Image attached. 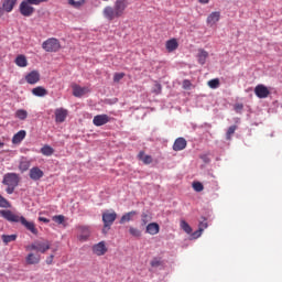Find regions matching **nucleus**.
Here are the masks:
<instances>
[{
  "mask_svg": "<svg viewBox=\"0 0 282 282\" xmlns=\"http://www.w3.org/2000/svg\"><path fill=\"white\" fill-rule=\"evenodd\" d=\"M48 0H24L20 3V13L22 17H32L34 14V7L41 3H47Z\"/></svg>",
  "mask_w": 282,
  "mask_h": 282,
  "instance_id": "obj_4",
  "label": "nucleus"
},
{
  "mask_svg": "<svg viewBox=\"0 0 282 282\" xmlns=\"http://www.w3.org/2000/svg\"><path fill=\"white\" fill-rule=\"evenodd\" d=\"M30 169V161L25 158L20 160L19 163V171H21V173H25V171H28Z\"/></svg>",
  "mask_w": 282,
  "mask_h": 282,
  "instance_id": "obj_28",
  "label": "nucleus"
},
{
  "mask_svg": "<svg viewBox=\"0 0 282 282\" xmlns=\"http://www.w3.org/2000/svg\"><path fill=\"white\" fill-rule=\"evenodd\" d=\"M150 265L151 268H162V265H164V261H162V258H153L150 261Z\"/></svg>",
  "mask_w": 282,
  "mask_h": 282,
  "instance_id": "obj_31",
  "label": "nucleus"
},
{
  "mask_svg": "<svg viewBox=\"0 0 282 282\" xmlns=\"http://www.w3.org/2000/svg\"><path fill=\"white\" fill-rule=\"evenodd\" d=\"M111 117H109L108 115H97L93 119V124L95 127H105V124L109 123Z\"/></svg>",
  "mask_w": 282,
  "mask_h": 282,
  "instance_id": "obj_10",
  "label": "nucleus"
},
{
  "mask_svg": "<svg viewBox=\"0 0 282 282\" xmlns=\"http://www.w3.org/2000/svg\"><path fill=\"white\" fill-rule=\"evenodd\" d=\"M135 215H138V212L132 210L129 213H126L121 219L119 220V224H127L129 221H133V218L135 217Z\"/></svg>",
  "mask_w": 282,
  "mask_h": 282,
  "instance_id": "obj_22",
  "label": "nucleus"
},
{
  "mask_svg": "<svg viewBox=\"0 0 282 282\" xmlns=\"http://www.w3.org/2000/svg\"><path fill=\"white\" fill-rule=\"evenodd\" d=\"M151 219H153V216H151V213H142V215H141L142 226H147V224H149V221H151Z\"/></svg>",
  "mask_w": 282,
  "mask_h": 282,
  "instance_id": "obj_32",
  "label": "nucleus"
},
{
  "mask_svg": "<svg viewBox=\"0 0 282 282\" xmlns=\"http://www.w3.org/2000/svg\"><path fill=\"white\" fill-rule=\"evenodd\" d=\"M3 144H4L3 142H0V149H1V147H3Z\"/></svg>",
  "mask_w": 282,
  "mask_h": 282,
  "instance_id": "obj_51",
  "label": "nucleus"
},
{
  "mask_svg": "<svg viewBox=\"0 0 282 282\" xmlns=\"http://www.w3.org/2000/svg\"><path fill=\"white\" fill-rule=\"evenodd\" d=\"M138 159L143 162V164H152L153 163V156L145 154L144 151L139 152Z\"/></svg>",
  "mask_w": 282,
  "mask_h": 282,
  "instance_id": "obj_24",
  "label": "nucleus"
},
{
  "mask_svg": "<svg viewBox=\"0 0 282 282\" xmlns=\"http://www.w3.org/2000/svg\"><path fill=\"white\" fill-rule=\"evenodd\" d=\"M77 232V239L79 241H87L89 239V236L91 235V229L89 228V226H78Z\"/></svg>",
  "mask_w": 282,
  "mask_h": 282,
  "instance_id": "obj_8",
  "label": "nucleus"
},
{
  "mask_svg": "<svg viewBox=\"0 0 282 282\" xmlns=\"http://www.w3.org/2000/svg\"><path fill=\"white\" fill-rule=\"evenodd\" d=\"M210 0H199V3H208Z\"/></svg>",
  "mask_w": 282,
  "mask_h": 282,
  "instance_id": "obj_50",
  "label": "nucleus"
},
{
  "mask_svg": "<svg viewBox=\"0 0 282 282\" xmlns=\"http://www.w3.org/2000/svg\"><path fill=\"white\" fill-rule=\"evenodd\" d=\"M202 232L204 231H202V229L198 228V230L193 234L194 239L202 237Z\"/></svg>",
  "mask_w": 282,
  "mask_h": 282,
  "instance_id": "obj_45",
  "label": "nucleus"
},
{
  "mask_svg": "<svg viewBox=\"0 0 282 282\" xmlns=\"http://www.w3.org/2000/svg\"><path fill=\"white\" fill-rule=\"evenodd\" d=\"M94 254H97V257H102L104 254H107V246L105 245V241H101L93 247Z\"/></svg>",
  "mask_w": 282,
  "mask_h": 282,
  "instance_id": "obj_14",
  "label": "nucleus"
},
{
  "mask_svg": "<svg viewBox=\"0 0 282 282\" xmlns=\"http://www.w3.org/2000/svg\"><path fill=\"white\" fill-rule=\"evenodd\" d=\"M191 80H188V79H185L184 82H183V89H191Z\"/></svg>",
  "mask_w": 282,
  "mask_h": 282,
  "instance_id": "obj_44",
  "label": "nucleus"
},
{
  "mask_svg": "<svg viewBox=\"0 0 282 282\" xmlns=\"http://www.w3.org/2000/svg\"><path fill=\"white\" fill-rule=\"evenodd\" d=\"M41 153H42V155H46V158H50L51 155H54V148H52L50 145H44L41 149Z\"/></svg>",
  "mask_w": 282,
  "mask_h": 282,
  "instance_id": "obj_30",
  "label": "nucleus"
},
{
  "mask_svg": "<svg viewBox=\"0 0 282 282\" xmlns=\"http://www.w3.org/2000/svg\"><path fill=\"white\" fill-rule=\"evenodd\" d=\"M14 63L18 67H28V57L25 55H18Z\"/></svg>",
  "mask_w": 282,
  "mask_h": 282,
  "instance_id": "obj_27",
  "label": "nucleus"
},
{
  "mask_svg": "<svg viewBox=\"0 0 282 282\" xmlns=\"http://www.w3.org/2000/svg\"><path fill=\"white\" fill-rule=\"evenodd\" d=\"M186 145H187L186 139L177 138L174 141L173 151H184V149H186Z\"/></svg>",
  "mask_w": 282,
  "mask_h": 282,
  "instance_id": "obj_18",
  "label": "nucleus"
},
{
  "mask_svg": "<svg viewBox=\"0 0 282 282\" xmlns=\"http://www.w3.org/2000/svg\"><path fill=\"white\" fill-rule=\"evenodd\" d=\"M156 87H158L156 94H160L162 91V86L160 84H158Z\"/></svg>",
  "mask_w": 282,
  "mask_h": 282,
  "instance_id": "obj_49",
  "label": "nucleus"
},
{
  "mask_svg": "<svg viewBox=\"0 0 282 282\" xmlns=\"http://www.w3.org/2000/svg\"><path fill=\"white\" fill-rule=\"evenodd\" d=\"M39 221H43V224H50V219H47L45 217H40Z\"/></svg>",
  "mask_w": 282,
  "mask_h": 282,
  "instance_id": "obj_47",
  "label": "nucleus"
},
{
  "mask_svg": "<svg viewBox=\"0 0 282 282\" xmlns=\"http://www.w3.org/2000/svg\"><path fill=\"white\" fill-rule=\"evenodd\" d=\"M129 234L132 237H142V231H140V229L135 228V227H130L129 228Z\"/></svg>",
  "mask_w": 282,
  "mask_h": 282,
  "instance_id": "obj_39",
  "label": "nucleus"
},
{
  "mask_svg": "<svg viewBox=\"0 0 282 282\" xmlns=\"http://www.w3.org/2000/svg\"><path fill=\"white\" fill-rule=\"evenodd\" d=\"M208 87H210V89H217L219 88V78H214V79H210L208 83H207Z\"/></svg>",
  "mask_w": 282,
  "mask_h": 282,
  "instance_id": "obj_38",
  "label": "nucleus"
},
{
  "mask_svg": "<svg viewBox=\"0 0 282 282\" xmlns=\"http://www.w3.org/2000/svg\"><path fill=\"white\" fill-rule=\"evenodd\" d=\"M28 133L25 132V130H20L18 133H15L12 138V144H21V142H23V140H25V135Z\"/></svg>",
  "mask_w": 282,
  "mask_h": 282,
  "instance_id": "obj_20",
  "label": "nucleus"
},
{
  "mask_svg": "<svg viewBox=\"0 0 282 282\" xmlns=\"http://www.w3.org/2000/svg\"><path fill=\"white\" fill-rule=\"evenodd\" d=\"M28 265H36L41 263V254L39 253H29L25 258Z\"/></svg>",
  "mask_w": 282,
  "mask_h": 282,
  "instance_id": "obj_16",
  "label": "nucleus"
},
{
  "mask_svg": "<svg viewBox=\"0 0 282 282\" xmlns=\"http://www.w3.org/2000/svg\"><path fill=\"white\" fill-rule=\"evenodd\" d=\"M206 228H208V221L206 220V218H203V220L198 225V229L200 231H204L206 230Z\"/></svg>",
  "mask_w": 282,
  "mask_h": 282,
  "instance_id": "obj_41",
  "label": "nucleus"
},
{
  "mask_svg": "<svg viewBox=\"0 0 282 282\" xmlns=\"http://www.w3.org/2000/svg\"><path fill=\"white\" fill-rule=\"evenodd\" d=\"M15 118L19 120H25L28 118V110L19 109L15 111Z\"/></svg>",
  "mask_w": 282,
  "mask_h": 282,
  "instance_id": "obj_35",
  "label": "nucleus"
},
{
  "mask_svg": "<svg viewBox=\"0 0 282 282\" xmlns=\"http://www.w3.org/2000/svg\"><path fill=\"white\" fill-rule=\"evenodd\" d=\"M254 94L257 98H268V96H270V89L265 85L260 84L254 87Z\"/></svg>",
  "mask_w": 282,
  "mask_h": 282,
  "instance_id": "obj_9",
  "label": "nucleus"
},
{
  "mask_svg": "<svg viewBox=\"0 0 282 282\" xmlns=\"http://www.w3.org/2000/svg\"><path fill=\"white\" fill-rule=\"evenodd\" d=\"M29 175L34 182H37V180H41V177H43L45 173H43V171L40 170L37 166H34L30 170Z\"/></svg>",
  "mask_w": 282,
  "mask_h": 282,
  "instance_id": "obj_17",
  "label": "nucleus"
},
{
  "mask_svg": "<svg viewBox=\"0 0 282 282\" xmlns=\"http://www.w3.org/2000/svg\"><path fill=\"white\" fill-rule=\"evenodd\" d=\"M219 19H221V12L214 11L207 17L206 23L209 25V28H213V25L217 24Z\"/></svg>",
  "mask_w": 282,
  "mask_h": 282,
  "instance_id": "obj_12",
  "label": "nucleus"
},
{
  "mask_svg": "<svg viewBox=\"0 0 282 282\" xmlns=\"http://www.w3.org/2000/svg\"><path fill=\"white\" fill-rule=\"evenodd\" d=\"M85 94H89V87L73 85V96H75V98H82Z\"/></svg>",
  "mask_w": 282,
  "mask_h": 282,
  "instance_id": "obj_15",
  "label": "nucleus"
},
{
  "mask_svg": "<svg viewBox=\"0 0 282 282\" xmlns=\"http://www.w3.org/2000/svg\"><path fill=\"white\" fill-rule=\"evenodd\" d=\"M31 93L33 94V96H36L37 98H43L47 96V89H45V87L43 86H37L33 88Z\"/></svg>",
  "mask_w": 282,
  "mask_h": 282,
  "instance_id": "obj_21",
  "label": "nucleus"
},
{
  "mask_svg": "<svg viewBox=\"0 0 282 282\" xmlns=\"http://www.w3.org/2000/svg\"><path fill=\"white\" fill-rule=\"evenodd\" d=\"M52 248V243L50 241H35L31 243L30 246H26L28 251L34 250L35 252H41L42 254H45L47 250Z\"/></svg>",
  "mask_w": 282,
  "mask_h": 282,
  "instance_id": "obj_5",
  "label": "nucleus"
},
{
  "mask_svg": "<svg viewBox=\"0 0 282 282\" xmlns=\"http://www.w3.org/2000/svg\"><path fill=\"white\" fill-rule=\"evenodd\" d=\"M67 109L64 108H57L55 110V122L57 123H62L65 122V120H67Z\"/></svg>",
  "mask_w": 282,
  "mask_h": 282,
  "instance_id": "obj_13",
  "label": "nucleus"
},
{
  "mask_svg": "<svg viewBox=\"0 0 282 282\" xmlns=\"http://www.w3.org/2000/svg\"><path fill=\"white\" fill-rule=\"evenodd\" d=\"M165 47H166L167 52H175V50H177V47H180V44L177 43L176 39H172L166 42Z\"/></svg>",
  "mask_w": 282,
  "mask_h": 282,
  "instance_id": "obj_26",
  "label": "nucleus"
},
{
  "mask_svg": "<svg viewBox=\"0 0 282 282\" xmlns=\"http://www.w3.org/2000/svg\"><path fill=\"white\" fill-rule=\"evenodd\" d=\"M11 206L10 202L0 195V208H11Z\"/></svg>",
  "mask_w": 282,
  "mask_h": 282,
  "instance_id": "obj_37",
  "label": "nucleus"
},
{
  "mask_svg": "<svg viewBox=\"0 0 282 282\" xmlns=\"http://www.w3.org/2000/svg\"><path fill=\"white\" fill-rule=\"evenodd\" d=\"M25 80L29 85H36L41 80V74L37 70H32L25 75Z\"/></svg>",
  "mask_w": 282,
  "mask_h": 282,
  "instance_id": "obj_11",
  "label": "nucleus"
},
{
  "mask_svg": "<svg viewBox=\"0 0 282 282\" xmlns=\"http://www.w3.org/2000/svg\"><path fill=\"white\" fill-rule=\"evenodd\" d=\"M87 2V0H68V6H72V8H75L76 10L83 8V6H85V3Z\"/></svg>",
  "mask_w": 282,
  "mask_h": 282,
  "instance_id": "obj_29",
  "label": "nucleus"
},
{
  "mask_svg": "<svg viewBox=\"0 0 282 282\" xmlns=\"http://www.w3.org/2000/svg\"><path fill=\"white\" fill-rule=\"evenodd\" d=\"M181 228L187 235H191V232H193V228L191 227V225H188V223H186V220H181Z\"/></svg>",
  "mask_w": 282,
  "mask_h": 282,
  "instance_id": "obj_34",
  "label": "nucleus"
},
{
  "mask_svg": "<svg viewBox=\"0 0 282 282\" xmlns=\"http://www.w3.org/2000/svg\"><path fill=\"white\" fill-rule=\"evenodd\" d=\"M192 186L196 193H202V191H204V185L200 182H194Z\"/></svg>",
  "mask_w": 282,
  "mask_h": 282,
  "instance_id": "obj_40",
  "label": "nucleus"
},
{
  "mask_svg": "<svg viewBox=\"0 0 282 282\" xmlns=\"http://www.w3.org/2000/svg\"><path fill=\"white\" fill-rule=\"evenodd\" d=\"M19 182H21V177L17 173H7L3 176L2 184L7 186L6 193L8 195H12L17 186H19Z\"/></svg>",
  "mask_w": 282,
  "mask_h": 282,
  "instance_id": "obj_3",
  "label": "nucleus"
},
{
  "mask_svg": "<svg viewBox=\"0 0 282 282\" xmlns=\"http://www.w3.org/2000/svg\"><path fill=\"white\" fill-rule=\"evenodd\" d=\"M53 261H54V254H51V256L46 259L47 265H52Z\"/></svg>",
  "mask_w": 282,
  "mask_h": 282,
  "instance_id": "obj_46",
  "label": "nucleus"
},
{
  "mask_svg": "<svg viewBox=\"0 0 282 282\" xmlns=\"http://www.w3.org/2000/svg\"><path fill=\"white\" fill-rule=\"evenodd\" d=\"M241 109H243V104L236 105V110L237 111H241Z\"/></svg>",
  "mask_w": 282,
  "mask_h": 282,
  "instance_id": "obj_48",
  "label": "nucleus"
},
{
  "mask_svg": "<svg viewBox=\"0 0 282 282\" xmlns=\"http://www.w3.org/2000/svg\"><path fill=\"white\" fill-rule=\"evenodd\" d=\"M0 217H3V219H7V221H11L12 224H22V226L32 232V235H39V229L36 228L34 221H28L25 217L19 216L12 213L10 209H1Z\"/></svg>",
  "mask_w": 282,
  "mask_h": 282,
  "instance_id": "obj_2",
  "label": "nucleus"
},
{
  "mask_svg": "<svg viewBox=\"0 0 282 282\" xmlns=\"http://www.w3.org/2000/svg\"><path fill=\"white\" fill-rule=\"evenodd\" d=\"M2 241L8 246V243H12V241H17V235H2Z\"/></svg>",
  "mask_w": 282,
  "mask_h": 282,
  "instance_id": "obj_33",
  "label": "nucleus"
},
{
  "mask_svg": "<svg viewBox=\"0 0 282 282\" xmlns=\"http://www.w3.org/2000/svg\"><path fill=\"white\" fill-rule=\"evenodd\" d=\"M237 131V126H230L226 133V140H231L232 135H235V132Z\"/></svg>",
  "mask_w": 282,
  "mask_h": 282,
  "instance_id": "obj_36",
  "label": "nucleus"
},
{
  "mask_svg": "<svg viewBox=\"0 0 282 282\" xmlns=\"http://www.w3.org/2000/svg\"><path fill=\"white\" fill-rule=\"evenodd\" d=\"M53 221H55V224H63L65 221V216L63 215L53 216Z\"/></svg>",
  "mask_w": 282,
  "mask_h": 282,
  "instance_id": "obj_42",
  "label": "nucleus"
},
{
  "mask_svg": "<svg viewBox=\"0 0 282 282\" xmlns=\"http://www.w3.org/2000/svg\"><path fill=\"white\" fill-rule=\"evenodd\" d=\"M122 78H124V73H116L113 75V83H118V82L122 80Z\"/></svg>",
  "mask_w": 282,
  "mask_h": 282,
  "instance_id": "obj_43",
  "label": "nucleus"
},
{
  "mask_svg": "<svg viewBox=\"0 0 282 282\" xmlns=\"http://www.w3.org/2000/svg\"><path fill=\"white\" fill-rule=\"evenodd\" d=\"M101 1H109V0H101Z\"/></svg>",
  "mask_w": 282,
  "mask_h": 282,
  "instance_id": "obj_52",
  "label": "nucleus"
},
{
  "mask_svg": "<svg viewBox=\"0 0 282 282\" xmlns=\"http://www.w3.org/2000/svg\"><path fill=\"white\" fill-rule=\"evenodd\" d=\"M42 50L46 52H58L61 50V41L56 37H50L42 43Z\"/></svg>",
  "mask_w": 282,
  "mask_h": 282,
  "instance_id": "obj_6",
  "label": "nucleus"
},
{
  "mask_svg": "<svg viewBox=\"0 0 282 282\" xmlns=\"http://www.w3.org/2000/svg\"><path fill=\"white\" fill-rule=\"evenodd\" d=\"M127 8H129V0H116L113 7L106 6L104 8L102 17L106 19V21H116V19H121V17H124Z\"/></svg>",
  "mask_w": 282,
  "mask_h": 282,
  "instance_id": "obj_1",
  "label": "nucleus"
},
{
  "mask_svg": "<svg viewBox=\"0 0 282 282\" xmlns=\"http://www.w3.org/2000/svg\"><path fill=\"white\" fill-rule=\"evenodd\" d=\"M118 218V214L116 212H109L106 210L102 213V221H104V228H111L113 226V221Z\"/></svg>",
  "mask_w": 282,
  "mask_h": 282,
  "instance_id": "obj_7",
  "label": "nucleus"
},
{
  "mask_svg": "<svg viewBox=\"0 0 282 282\" xmlns=\"http://www.w3.org/2000/svg\"><path fill=\"white\" fill-rule=\"evenodd\" d=\"M17 6V0H3L2 8L4 12H12Z\"/></svg>",
  "mask_w": 282,
  "mask_h": 282,
  "instance_id": "obj_23",
  "label": "nucleus"
},
{
  "mask_svg": "<svg viewBox=\"0 0 282 282\" xmlns=\"http://www.w3.org/2000/svg\"><path fill=\"white\" fill-rule=\"evenodd\" d=\"M199 65H206V58H208V52L204 48L198 50L197 54Z\"/></svg>",
  "mask_w": 282,
  "mask_h": 282,
  "instance_id": "obj_25",
  "label": "nucleus"
},
{
  "mask_svg": "<svg viewBox=\"0 0 282 282\" xmlns=\"http://www.w3.org/2000/svg\"><path fill=\"white\" fill-rule=\"evenodd\" d=\"M145 232L152 236L158 235L160 232V225L158 223L148 224V226L145 227Z\"/></svg>",
  "mask_w": 282,
  "mask_h": 282,
  "instance_id": "obj_19",
  "label": "nucleus"
}]
</instances>
